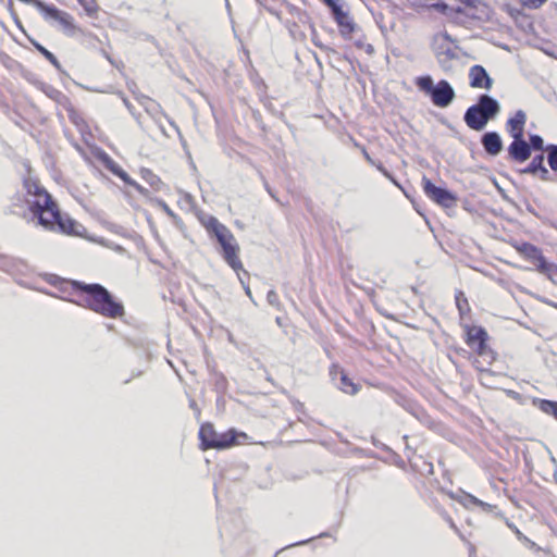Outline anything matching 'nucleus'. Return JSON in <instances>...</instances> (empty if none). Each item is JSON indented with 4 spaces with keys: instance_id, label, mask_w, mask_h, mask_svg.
I'll list each match as a JSON object with an SVG mask.
<instances>
[{
    "instance_id": "33",
    "label": "nucleus",
    "mask_w": 557,
    "mask_h": 557,
    "mask_svg": "<svg viewBox=\"0 0 557 557\" xmlns=\"http://www.w3.org/2000/svg\"><path fill=\"white\" fill-rule=\"evenodd\" d=\"M463 304H467V300H463V302H461V300L459 298H457V306L459 308V311L462 313L463 312Z\"/></svg>"
},
{
    "instance_id": "1",
    "label": "nucleus",
    "mask_w": 557,
    "mask_h": 557,
    "mask_svg": "<svg viewBox=\"0 0 557 557\" xmlns=\"http://www.w3.org/2000/svg\"><path fill=\"white\" fill-rule=\"evenodd\" d=\"M24 186L27 202L33 213L38 216L40 225L47 230H59L64 234L83 236L85 228L71 218L62 215L50 195L36 180L32 177L26 178Z\"/></svg>"
},
{
    "instance_id": "37",
    "label": "nucleus",
    "mask_w": 557,
    "mask_h": 557,
    "mask_svg": "<svg viewBox=\"0 0 557 557\" xmlns=\"http://www.w3.org/2000/svg\"><path fill=\"white\" fill-rule=\"evenodd\" d=\"M244 288H245L247 296L251 298V290H250L249 286H244Z\"/></svg>"
},
{
    "instance_id": "4",
    "label": "nucleus",
    "mask_w": 557,
    "mask_h": 557,
    "mask_svg": "<svg viewBox=\"0 0 557 557\" xmlns=\"http://www.w3.org/2000/svg\"><path fill=\"white\" fill-rule=\"evenodd\" d=\"M199 437L201 441V448L203 450L209 448L221 450L244 444L247 441L248 435L244 432H237L234 429L224 433H218L212 424L206 423L200 428Z\"/></svg>"
},
{
    "instance_id": "19",
    "label": "nucleus",
    "mask_w": 557,
    "mask_h": 557,
    "mask_svg": "<svg viewBox=\"0 0 557 557\" xmlns=\"http://www.w3.org/2000/svg\"><path fill=\"white\" fill-rule=\"evenodd\" d=\"M203 226L208 232L216 234L220 230H223L225 226L221 224L214 216L208 215L201 219Z\"/></svg>"
},
{
    "instance_id": "22",
    "label": "nucleus",
    "mask_w": 557,
    "mask_h": 557,
    "mask_svg": "<svg viewBox=\"0 0 557 557\" xmlns=\"http://www.w3.org/2000/svg\"><path fill=\"white\" fill-rule=\"evenodd\" d=\"M540 408L543 412L553 414L557 419V403L550 400H541Z\"/></svg>"
},
{
    "instance_id": "35",
    "label": "nucleus",
    "mask_w": 557,
    "mask_h": 557,
    "mask_svg": "<svg viewBox=\"0 0 557 557\" xmlns=\"http://www.w3.org/2000/svg\"><path fill=\"white\" fill-rule=\"evenodd\" d=\"M363 154L366 157V159L370 162V163H373L372 159L370 158V156L368 154V152L363 149Z\"/></svg>"
},
{
    "instance_id": "20",
    "label": "nucleus",
    "mask_w": 557,
    "mask_h": 557,
    "mask_svg": "<svg viewBox=\"0 0 557 557\" xmlns=\"http://www.w3.org/2000/svg\"><path fill=\"white\" fill-rule=\"evenodd\" d=\"M543 161V154L534 157L531 163L525 169L521 170V173L536 175L539 170L542 169Z\"/></svg>"
},
{
    "instance_id": "30",
    "label": "nucleus",
    "mask_w": 557,
    "mask_h": 557,
    "mask_svg": "<svg viewBox=\"0 0 557 557\" xmlns=\"http://www.w3.org/2000/svg\"><path fill=\"white\" fill-rule=\"evenodd\" d=\"M537 174H540L542 181L549 180V172L544 165H542V169L539 170Z\"/></svg>"
},
{
    "instance_id": "32",
    "label": "nucleus",
    "mask_w": 557,
    "mask_h": 557,
    "mask_svg": "<svg viewBox=\"0 0 557 557\" xmlns=\"http://www.w3.org/2000/svg\"><path fill=\"white\" fill-rule=\"evenodd\" d=\"M463 304H467V300H463V302H461V300L459 298H457V306L459 308V311L462 313L463 312Z\"/></svg>"
},
{
    "instance_id": "38",
    "label": "nucleus",
    "mask_w": 557,
    "mask_h": 557,
    "mask_svg": "<svg viewBox=\"0 0 557 557\" xmlns=\"http://www.w3.org/2000/svg\"><path fill=\"white\" fill-rule=\"evenodd\" d=\"M373 51H374V48L371 45H369L368 46V52L371 54V53H373Z\"/></svg>"
},
{
    "instance_id": "36",
    "label": "nucleus",
    "mask_w": 557,
    "mask_h": 557,
    "mask_svg": "<svg viewBox=\"0 0 557 557\" xmlns=\"http://www.w3.org/2000/svg\"><path fill=\"white\" fill-rule=\"evenodd\" d=\"M377 169H379V170H380V171H381L385 176H387V177H389V178H391L389 174H388V173H387V172H386V171H385L381 165H380V166H377Z\"/></svg>"
},
{
    "instance_id": "25",
    "label": "nucleus",
    "mask_w": 557,
    "mask_h": 557,
    "mask_svg": "<svg viewBox=\"0 0 557 557\" xmlns=\"http://www.w3.org/2000/svg\"><path fill=\"white\" fill-rule=\"evenodd\" d=\"M463 504H465V506H469V505L480 506L483 509H488L491 507L488 504L478 499L476 497H474L472 495H466L465 499H463Z\"/></svg>"
},
{
    "instance_id": "8",
    "label": "nucleus",
    "mask_w": 557,
    "mask_h": 557,
    "mask_svg": "<svg viewBox=\"0 0 557 557\" xmlns=\"http://www.w3.org/2000/svg\"><path fill=\"white\" fill-rule=\"evenodd\" d=\"M218 242L220 243L224 260L234 270L239 271L243 269V264L238 258L239 246L227 227L220 230L219 233L214 234Z\"/></svg>"
},
{
    "instance_id": "34",
    "label": "nucleus",
    "mask_w": 557,
    "mask_h": 557,
    "mask_svg": "<svg viewBox=\"0 0 557 557\" xmlns=\"http://www.w3.org/2000/svg\"><path fill=\"white\" fill-rule=\"evenodd\" d=\"M275 296H276V295H275V293H274L273 290L269 292V294H268V300H269L271 304H273Z\"/></svg>"
},
{
    "instance_id": "10",
    "label": "nucleus",
    "mask_w": 557,
    "mask_h": 557,
    "mask_svg": "<svg viewBox=\"0 0 557 557\" xmlns=\"http://www.w3.org/2000/svg\"><path fill=\"white\" fill-rule=\"evenodd\" d=\"M486 332L479 326H468L467 327V343L468 345L475 350L479 355H485L486 352Z\"/></svg>"
},
{
    "instance_id": "14",
    "label": "nucleus",
    "mask_w": 557,
    "mask_h": 557,
    "mask_svg": "<svg viewBox=\"0 0 557 557\" xmlns=\"http://www.w3.org/2000/svg\"><path fill=\"white\" fill-rule=\"evenodd\" d=\"M332 12H333L335 21L338 24L341 34L344 37L351 35L355 30L356 25L352 22V20L350 18L349 14L347 12L343 11L341 5H338L337 8H334V10Z\"/></svg>"
},
{
    "instance_id": "26",
    "label": "nucleus",
    "mask_w": 557,
    "mask_h": 557,
    "mask_svg": "<svg viewBox=\"0 0 557 557\" xmlns=\"http://www.w3.org/2000/svg\"><path fill=\"white\" fill-rule=\"evenodd\" d=\"M530 144H531L532 148H534L535 150H542L543 146H544V140L539 135H531Z\"/></svg>"
},
{
    "instance_id": "21",
    "label": "nucleus",
    "mask_w": 557,
    "mask_h": 557,
    "mask_svg": "<svg viewBox=\"0 0 557 557\" xmlns=\"http://www.w3.org/2000/svg\"><path fill=\"white\" fill-rule=\"evenodd\" d=\"M339 388L346 394H355L357 392V386L345 375H341V384Z\"/></svg>"
},
{
    "instance_id": "12",
    "label": "nucleus",
    "mask_w": 557,
    "mask_h": 557,
    "mask_svg": "<svg viewBox=\"0 0 557 557\" xmlns=\"http://www.w3.org/2000/svg\"><path fill=\"white\" fill-rule=\"evenodd\" d=\"M527 122V114L522 110H518L506 124V128L513 139L523 137V131Z\"/></svg>"
},
{
    "instance_id": "11",
    "label": "nucleus",
    "mask_w": 557,
    "mask_h": 557,
    "mask_svg": "<svg viewBox=\"0 0 557 557\" xmlns=\"http://www.w3.org/2000/svg\"><path fill=\"white\" fill-rule=\"evenodd\" d=\"M470 86L473 88H481L490 90L493 85V79L488 76L485 69L481 65H474L469 72Z\"/></svg>"
},
{
    "instance_id": "24",
    "label": "nucleus",
    "mask_w": 557,
    "mask_h": 557,
    "mask_svg": "<svg viewBox=\"0 0 557 557\" xmlns=\"http://www.w3.org/2000/svg\"><path fill=\"white\" fill-rule=\"evenodd\" d=\"M77 1L84 8L85 12L89 16H94L97 13L98 7H97V3L95 0H77Z\"/></svg>"
},
{
    "instance_id": "6",
    "label": "nucleus",
    "mask_w": 557,
    "mask_h": 557,
    "mask_svg": "<svg viewBox=\"0 0 557 557\" xmlns=\"http://www.w3.org/2000/svg\"><path fill=\"white\" fill-rule=\"evenodd\" d=\"M416 85L421 91L429 95L433 104L438 108L448 107L456 97L454 88L445 79L434 84L431 76H421L416 79Z\"/></svg>"
},
{
    "instance_id": "5",
    "label": "nucleus",
    "mask_w": 557,
    "mask_h": 557,
    "mask_svg": "<svg viewBox=\"0 0 557 557\" xmlns=\"http://www.w3.org/2000/svg\"><path fill=\"white\" fill-rule=\"evenodd\" d=\"M500 106L497 100L487 95H482L478 103L466 111L465 122L470 128L482 131L487 122L498 114Z\"/></svg>"
},
{
    "instance_id": "27",
    "label": "nucleus",
    "mask_w": 557,
    "mask_h": 557,
    "mask_svg": "<svg viewBox=\"0 0 557 557\" xmlns=\"http://www.w3.org/2000/svg\"><path fill=\"white\" fill-rule=\"evenodd\" d=\"M38 50L55 66L59 67V62L57 58L48 51L46 48L38 46Z\"/></svg>"
},
{
    "instance_id": "23",
    "label": "nucleus",
    "mask_w": 557,
    "mask_h": 557,
    "mask_svg": "<svg viewBox=\"0 0 557 557\" xmlns=\"http://www.w3.org/2000/svg\"><path fill=\"white\" fill-rule=\"evenodd\" d=\"M548 151V164L553 171H557V146L550 145L546 148Z\"/></svg>"
},
{
    "instance_id": "17",
    "label": "nucleus",
    "mask_w": 557,
    "mask_h": 557,
    "mask_svg": "<svg viewBox=\"0 0 557 557\" xmlns=\"http://www.w3.org/2000/svg\"><path fill=\"white\" fill-rule=\"evenodd\" d=\"M111 171L116 175L119 176L124 183L135 187L139 193H144V188L137 184L134 180H132L129 177V175L123 171L121 168H119L117 165H113L111 166Z\"/></svg>"
},
{
    "instance_id": "13",
    "label": "nucleus",
    "mask_w": 557,
    "mask_h": 557,
    "mask_svg": "<svg viewBox=\"0 0 557 557\" xmlns=\"http://www.w3.org/2000/svg\"><path fill=\"white\" fill-rule=\"evenodd\" d=\"M508 153L516 161L524 162L531 156V147L523 137H519V139H513L510 144Z\"/></svg>"
},
{
    "instance_id": "15",
    "label": "nucleus",
    "mask_w": 557,
    "mask_h": 557,
    "mask_svg": "<svg viewBox=\"0 0 557 557\" xmlns=\"http://www.w3.org/2000/svg\"><path fill=\"white\" fill-rule=\"evenodd\" d=\"M484 149L492 156H497L503 149L500 136L495 132L484 134L482 137Z\"/></svg>"
},
{
    "instance_id": "28",
    "label": "nucleus",
    "mask_w": 557,
    "mask_h": 557,
    "mask_svg": "<svg viewBox=\"0 0 557 557\" xmlns=\"http://www.w3.org/2000/svg\"><path fill=\"white\" fill-rule=\"evenodd\" d=\"M521 3L528 8H539L542 5L546 0H520Z\"/></svg>"
},
{
    "instance_id": "3",
    "label": "nucleus",
    "mask_w": 557,
    "mask_h": 557,
    "mask_svg": "<svg viewBox=\"0 0 557 557\" xmlns=\"http://www.w3.org/2000/svg\"><path fill=\"white\" fill-rule=\"evenodd\" d=\"M81 288L87 294L85 302L91 310L109 318H117L123 314L122 305L115 302L101 285H81Z\"/></svg>"
},
{
    "instance_id": "31",
    "label": "nucleus",
    "mask_w": 557,
    "mask_h": 557,
    "mask_svg": "<svg viewBox=\"0 0 557 557\" xmlns=\"http://www.w3.org/2000/svg\"><path fill=\"white\" fill-rule=\"evenodd\" d=\"M161 207L163 208V210L170 215V216H174V213L172 212V210L164 203V202H161Z\"/></svg>"
},
{
    "instance_id": "7",
    "label": "nucleus",
    "mask_w": 557,
    "mask_h": 557,
    "mask_svg": "<svg viewBox=\"0 0 557 557\" xmlns=\"http://www.w3.org/2000/svg\"><path fill=\"white\" fill-rule=\"evenodd\" d=\"M433 49L443 70L451 69L450 62L458 58L457 41L446 32H441L433 37Z\"/></svg>"
},
{
    "instance_id": "9",
    "label": "nucleus",
    "mask_w": 557,
    "mask_h": 557,
    "mask_svg": "<svg viewBox=\"0 0 557 557\" xmlns=\"http://www.w3.org/2000/svg\"><path fill=\"white\" fill-rule=\"evenodd\" d=\"M422 185L423 190L428 195V197H430L438 205L449 208L455 203L456 198L450 191L435 186L429 178L423 177Z\"/></svg>"
},
{
    "instance_id": "16",
    "label": "nucleus",
    "mask_w": 557,
    "mask_h": 557,
    "mask_svg": "<svg viewBox=\"0 0 557 557\" xmlns=\"http://www.w3.org/2000/svg\"><path fill=\"white\" fill-rule=\"evenodd\" d=\"M519 251L528 259L533 260L535 265H537L540 260L543 258L541 251L536 247H534L533 245H530V244H522L519 247Z\"/></svg>"
},
{
    "instance_id": "2",
    "label": "nucleus",
    "mask_w": 557,
    "mask_h": 557,
    "mask_svg": "<svg viewBox=\"0 0 557 557\" xmlns=\"http://www.w3.org/2000/svg\"><path fill=\"white\" fill-rule=\"evenodd\" d=\"M430 9L441 12L449 22L470 27L491 20L493 11L483 0H438Z\"/></svg>"
},
{
    "instance_id": "29",
    "label": "nucleus",
    "mask_w": 557,
    "mask_h": 557,
    "mask_svg": "<svg viewBox=\"0 0 557 557\" xmlns=\"http://www.w3.org/2000/svg\"><path fill=\"white\" fill-rule=\"evenodd\" d=\"M143 173H144L145 178L148 180V177H149V182H150L151 186L157 187L159 180L150 171L145 170Z\"/></svg>"
},
{
    "instance_id": "18",
    "label": "nucleus",
    "mask_w": 557,
    "mask_h": 557,
    "mask_svg": "<svg viewBox=\"0 0 557 557\" xmlns=\"http://www.w3.org/2000/svg\"><path fill=\"white\" fill-rule=\"evenodd\" d=\"M536 269L553 280L557 275V267L554 263L547 262L544 257L540 260Z\"/></svg>"
}]
</instances>
